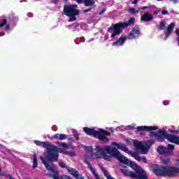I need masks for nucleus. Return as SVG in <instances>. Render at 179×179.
Segmentation results:
<instances>
[{
  "mask_svg": "<svg viewBox=\"0 0 179 179\" xmlns=\"http://www.w3.org/2000/svg\"><path fill=\"white\" fill-rule=\"evenodd\" d=\"M95 150L97 153H100L104 160L110 162L113 157L117 159L122 164L129 166L135 172L126 169H120V172L124 177H129L132 179H148V173L142 167L136 164H134L132 161H129L128 158L124 156L115 147L111 145H105L103 148L96 147Z\"/></svg>",
  "mask_w": 179,
  "mask_h": 179,
  "instance_id": "1",
  "label": "nucleus"
},
{
  "mask_svg": "<svg viewBox=\"0 0 179 179\" xmlns=\"http://www.w3.org/2000/svg\"><path fill=\"white\" fill-rule=\"evenodd\" d=\"M135 22H136V19L131 17L128 22H120L116 24H112L111 26L108 28L107 31L108 33H111V38H115L116 36H120V34L124 31V29H127L129 26L134 24Z\"/></svg>",
  "mask_w": 179,
  "mask_h": 179,
  "instance_id": "2",
  "label": "nucleus"
},
{
  "mask_svg": "<svg viewBox=\"0 0 179 179\" xmlns=\"http://www.w3.org/2000/svg\"><path fill=\"white\" fill-rule=\"evenodd\" d=\"M83 131L87 135H89V136H94V138L99 139L101 142H103V143H108L109 140L106 136H111V133L103 129L96 131L93 128L84 127Z\"/></svg>",
  "mask_w": 179,
  "mask_h": 179,
  "instance_id": "3",
  "label": "nucleus"
},
{
  "mask_svg": "<svg viewBox=\"0 0 179 179\" xmlns=\"http://www.w3.org/2000/svg\"><path fill=\"white\" fill-rule=\"evenodd\" d=\"M47 156L46 159L48 162H58V157H59V153H62V150H60L59 148L50 145L46 148Z\"/></svg>",
  "mask_w": 179,
  "mask_h": 179,
  "instance_id": "4",
  "label": "nucleus"
},
{
  "mask_svg": "<svg viewBox=\"0 0 179 179\" xmlns=\"http://www.w3.org/2000/svg\"><path fill=\"white\" fill-rule=\"evenodd\" d=\"M64 15L69 17V22H76L78 20L76 16L79 15L80 11L78 9H73L69 5H64L63 8Z\"/></svg>",
  "mask_w": 179,
  "mask_h": 179,
  "instance_id": "5",
  "label": "nucleus"
},
{
  "mask_svg": "<svg viewBox=\"0 0 179 179\" xmlns=\"http://www.w3.org/2000/svg\"><path fill=\"white\" fill-rule=\"evenodd\" d=\"M41 160L42 161L43 164H44L47 170H48V171H51L52 173H55V175H52V178L59 179V177L58 176V172L54 169V167H55L54 164L51 163V164H50L43 157H41Z\"/></svg>",
  "mask_w": 179,
  "mask_h": 179,
  "instance_id": "6",
  "label": "nucleus"
},
{
  "mask_svg": "<svg viewBox=\"0 0 179 179\" xmlns=\"http://www.w3.org/2000/svg\"><path fill=\"white\" fill-rule=\"evenodd\" d=\"M164 139H166L168 142L171 143H175V145H179V136L174 134H170L167 132L166 130L164 131Z\"/></svg>",
  "mask_w": 179,
  "mask_h": 179,
  "instance_id": "7",
  "label": "nucleus"
},
{
  "mask_svg": "<svg viewBox=\"0 0 179 179\" xmlns=\"http://www.w3.org/2000/svg\"><path fill=\"white\" fill-rule=\"evenodd\" d=\"M166 166H159L157 165L155 168L153 169L152 171L159 177H166Z\"/></svg>",
  "mask_w": 179,
  "mask_h": 179,
  "instance_id": "8",
  "label": "nucleus"
},
{
  "mask_svg": "<svg viewBox=\"0 0 179 179\" xmlns=\"http://www.w3.org/2000/svg\"><path fill=\"white\" fill-rule=\"evenodd\" d=\"M149 135L150 138H157L158 142H164V130H160L158 133L150 131Z\"/></svg>",
  "mask_w": 179,
  "mask_h": 179,
  "instance_id": "9",
  "label": "nucleus"
},
{
  "mask_svg": "<svg viewBox=\"0 0 179 179\" xmlns=\"http://www.w3.org/2000/svg\"><path fill=\"white\" fill-rule=\"evenodd\" d=\"M134 145L136 149H138V150H139V152L143 153L144 155H146V153L149 152L148 147L145 146L143 144H142V143L138 141L134 142Z\"/></svg>",
  "mask_w": 179,
  "mask_h": 179,
  "instance_id": "10",
  "label": "nucleus"
},
{
  "mask_svg": "<svg viewBox=\"0 0 179 179\" xmlns=\"http://www.w3.org/2000/svg\"><path fill=\"white\" fill-rule=\"evenodd\" d=\"M137 131L141 134V135H145V134L142 133L143 131H156L157 130V127L153 126H138L136 128Z\"/></svg>",
  "mask_w": 179,
  "mask_h": 179,
  "instance_id": "11",
  "label": "nucleus"
},
{
  "mask_svg": "<svg viewBox=\"0 0 179 179\" xmlns=\"http://www.w3.org/2000/svg\"><path fill=\"white\" fill-rule=\"evenodd\" d=\"M127 38L128 37L122 36L116 41L113 42L112 45L113 47H122L125 44Z\"/></svg>",
  "mask_w": 179,
  "mask_h": 179,
  "instance_id": "12",
  "label": "nucleus"
},
{
  "mask_svg": "<svg viewBox=\"0 0 179 179\" xmlns=\"http://www.w3.org/2000/svg\"><path fill=\"white\" fill-rule=\"evenodd\" d=\"M157 150L159 155H162L163 156H170L171 155H173V151L164 148V147L162 145L158 146Z\"/></svg>",
  "mask_w": 179,
  "mask_h": 179,
  "instance_id": "13",
  "label": "nucleus"
},
{
  "mask_svg": "<svg viewBox=\"0 0 179 179\" xmlns=\"http://www.w3.org/2000/svg\"><path fill=\"white\" fill-rule=\"evenodd\" d=\"M141 35V29L139 28H133L129 34V40H134L136 38V36Z\"/></svg>",
  "mask_w": 179,
  "mask_h": 179,
  "instance_id": "14",
  "label": "nucleus"
},
{
  "mask_svg": "<svg viewBox=\"0 0 179 179\" xmlns=\"http://www.w3.org/2000/svg\"><path fill=\"white\" fill-rule=\"evenodd\" d=\"M141 20H142V22H150V20H153V15L149 13H145L141 16Z\"/></svg>",
  "mask_w": 179,
  "mask_h": 179,
  "instance_id": "15",
  "label": "nucleus"
},
{
  "mask_svg": "<svg viewBox=\"0 0 179 179\" xmlns=\"http://www.w3.org/2000/svg\"><path fill=\"white\" fill-rule=\"evenodd\" d=\"M113 145L116 146L117 149H120V150H122L126 153H128L129 152V149L127 148V146H125V145L123 143H113Z\"/></svg>",
  "mask_w": 179,
  "mask_h": 179,
  "instance_id": "16",
  "label": "nucleus"
},
{
  "mask_svg": "<svg viewBox=\"0 0 179 179\" xmlns=\"http://www.w3.org/2000/svg\"><path fill=\"white\" fill-rule=\"evenodd\" d=\"M84 163L85 164H87L88 168L90 169V171H92V173L94 176V177L96 179H100V176H99L97 173H96V171L94 170V169H93V166L91 165L90 162H89V161H87V159H84Z\"/></svg>",
  "mask_w": 179,
  "mask_h": 179,
  "instance_id": "17",
  "label": "nucleus"
},
{
  "mask_svg": "<svg viewBox=\"0 0 179 179\" xmlns=\"http://www.w3.org/2000/svg\"><path fill=\"white\" fill-rule=\"evenodd\" d=\"M66 170L67 171H69V173L71 174V176H73V177H75V178L76 179L79 178V176L80 175L79 174V171H76V169L73 168H70L69 166V167H66Z\"/></svg>",
  "mask_w": 179,
  "mask_h": 179,
  "instance_id": "18",
  "label": "nucleus"
},
{
  "mask_svg": "<svg viewBox=\"0 0 179 179\" xmlns=\"http://www.w3.org/2000/svg\"><path fill=\"white\" fill-rule=\"evenodd\" d=\"M66 170L67 171H69V173L71 174V176H73V177H75V178L76 179L79 178V176L80 175L79 174V171H76V169L73 168H70L69 166V167H66Z\"/></svg>",
  "mask_w": 179,
  "mask_h": 179,
  "instance_id": "19",
  "label": "nucleus"
},
{
  "mask_svg": "<svg viewBox=\"0 0 179 179\" xmlns=\"http://www.w3.org/2000/svg\"><path fill=\"white\" fill-rule=\"evenodd\" d=\"M34 143L35 145H36V146H40L41 148H45V149H47L51 145L45 141H40L38 140H35Z\"/></svg>",
  "mask_w": 179,
  "mask_h": 179,
  "instance_id": "20",
  "label": "nucleus"
},
{
  "mask_svg": "<svg viewBox=\"0 0 179 179\" xmlns=\"http://www.w3.org/2000/svg\"><path fill=\"white\" fill-rule=\"evenodd\" d=\"M174 26H176V23L174 22H172L169 25L167 28V31L166 33V38H169V37L171 34V32L173 31V29H174Z\"/></svg>",
  "mask_w": 179,
  "mask_h": 179,
  "instance_id": "21",
  "label": "nucleus"
},
{
  "mask_svg": "<svg viewBox=\"0 0 179 179\" xmlns=\"http://www.w3.org/2000/svg\"><path fill=\"white\" fill-rule=\"evenodd\" d=\"M53 138L55 139H59V141H65V139H66V138H68V136H66V134H55L53 136Z\"/></svg>",
  "mask_w": 179,
  "mask_h": 179,
  "instance_id": "22",
  "label": "nucleus"
},
{
  "mask_svg": "<svg viewBox=\"0 0 179 179\" xmlns=\"http://www.w3.org/2000/svg\"><path fill=\"white\" fill-rule=\"evenodd\" d=\"M38 166V162H37V155H33V166L32 169H36Z\"/></svg>",
  "mask_w": 179,
  "mask_h": 179,
  "instance_id": "23",
  "label": "nucleus"
},
{
  "mask_svg": "<svg viewBox=\"0 0 179 179\" xmlns=\"http://www.w3.org/2000/svg\"><path fill=\"white\" fill-rule=\"evenodd\" d=\"M96 3L94 0H84V5L85 6H93Z\"/></svg>",
  "mask_w": 179,
  "mask_h": 179,
  "instance_id": "24",
  "label": "nucleus"
},
{
  "mask_svg": "<svg viewBox=\"0 0 179 179\" xmlns=\"http://www.w3.org/2000/svg\"><path fill=\"white\" fill-rule=\"evenodd\" d=\"M132 157H134V159L136 160H137V162H142V157L139 156V155H138L136 152H134L133 154H131Z\"/></svg>",
  "mask_w": 179,
  "mask_h": 179,
  "instance_id": "25",
  "label": "nucleus"
},
{
  "mask_svg": "<svg viewBox=\"0 0 179 179\" xmlns=\"http://www.w3.org/2000/svg\"><path fill=\"white\" fill-rule=\"evenodd\" d=\"M102 172L103 173V175L105 176V177L107 179H115V178L111 177V175H110V173H108L107 170L102 169Z\"/></svg>",
  "mask_w": 179,
  "mask_h": 179,
  "instance_id": "26",
  "label": "nucleus"
},
{
  "mask_svg": "<svg viewBox=\"0 0 179 179\" xmlns=\"http://www.w3.org/2000/svg\"><path fill=\"white\" fill-rule=\"evenodd\" d=\"M57 145L61 148H64V149H69V145L65 143L57 142Z\"/></svg>",
  "mask_w": 179,
  "mask_h": 179,
  "instance_id": "27",
  "label": "nucleus"
},
{
  "mask_svg": "<svg viewBox=\"0 0 179 179\" xmlns=\"http://www.w3.org/2000/svg\"><path fill=\"white\" fill-rule=\"evenodd\" d=\"M129 13L131 15H136V13H138L139 10H136L135 8H129Z\"/></svg>",
  "mask_w": 179,
  "mask_h": 179,
  "instance_id": "28",
  "label": "nucleus"
},
{
  "mask_svg": "<svg viewBox=\"0 0 179 179\" xmlns=\"http://www.w3.org/2000/svg\"><path fill=\"white\" fill-rule=\"evenodd\" d=\"M6 24H8V20L7 19L1 20V22L0 23V27H3V26H6Z\"/></svg>",
  "mask_w": 179,
  "mask_h": 179,
  "instance_id": "29",
  "label": "nucleus"
},
{
  "mask_svg": "<svg viewBox=\"0 0 179 179\" xmlns=\"http://www.w3.org/2000/svg\"><path fill=\"white\" fill-rule=\"evenodd\" d=\"M165 27H166V24L164 22H161L159 25V30H164Z\"/></svg>",
  "mask_w": 179,
  "mask_h": 179,
  "instance_id": "30",
  "label": "nucleus"
},
{
  "mask_svg": "<svg viewBox=\"0 0 179 179\" xmlns=\"http://www.w3.org/2000/svg\"><path fill=\"white\" fill-rule=\"evenodd\" d=\"M175 148H176V146L174 145L169 144L167 145V148L166 149H168V150H171V152H173V150H174Z\"/></svg>",
  "mask_w": 179,
  "mask_h": 179,
  "instance_id": "31",
  "label": "nucleus"
},
{
  "mask_svg": "<svg viewBox=\"0 0 179 179\" xmlns=\"http://www.w3.org/2000/svg\"><path fill=\"white\" fill-rule=\"evenodd\" d=\"M73 134L76 139H77V141H79V134H78V131L76 129L73 130Z\"/></svg>",
  "mask_w": 179,
  "mask_h": 179,
  "instance_id": "32",
  "label": "nucleus"
},
{
  "mask_svg": "<svg viewBox=\"0 0 179 179\" xmlns=\"http://www.w3.org/2000/svg\"><path fill=\"white\" fill-rule=\"evenodd\" d=\"M59 167H61L62 169H66V167H69V166H66V164H64V162H62L59 164Z\"/></svg>",
  "mask_w": 179,
  "mask_h": 179,
  "instance_id": "33",
  "label": "nucleus"
},
{
  "mask_svg": "<svg viewBox=\"0 0 179 179\" xmlns=\"http://www.w3.org/2000/svg\"><path fill=\"white\" fill-rule=\"evenodd\" d=\"M162 163H163V164H169V163H170V159H169V158L164 159L162 160Z\"/></svg>",
  "mask_w": 179,
  "mask_h": 179,
  "instance_id": "34",
  "label": "nucleus"
},
{
  "mask_svg": "<svg viewBox=\"0 0 179 179\" xmlns=\"http://www.w3.org/2000/svg\"><path fill=\"white\" fill-rule=\"evenodd\" d=\"M10 24H6V26L5 27V31H8V30H10Z\"/></svg>",
  "mask_w": 179,
  "mask_h": 179,
  "instance_id": "35",
  "label": "nucleus"
},
{
  "mask_svg": "<svg viewBox=\"0 0 179 179\" xmlns=\"http://www.w3.org/2000/svg\"><path fill=\"white\" fill-rule=\"evenodd\" d=\"M83 13H87V12H92V8L83 10Z\"/></svg>",
  "mask_w": 179,
  "mask_h": 179,
  "instance_id": "36",
  "label": "nucleus"
},
{
  "mask_svg": "<svg viewBox=\"0 0 179 179\" xmlns=\"http://www.w3.org/2000/svg\"><path fill=\"white\" fill-rule=\"evenodd\" d=\"M141 162H143V163H148V159L145 157H143L141 158Z\"/></svg>",
  "mask_w": 179,
  "mask_h": 179,
  "instance_id": "37",
  "label": "nucleus"
},
{
  "mask_svg": "<svg viewBox=\"0 0 179 179\" xmlns=\"http://www.w3.org/2000/svg\"><path fill=\"white\" fill-rule=\"evenodd\" d=\"M77 3H85V0H75Z\"/></svg>",
  "mask_w": 179,
  "mask_h": 179,
  "instance_id": "38",
  "label": "nucleus"
},
{
  "mask_svg": "<svg viewBox=\"0 0 179 179\" xmlns=\"http://www.w3.org/2000/svg\"><path fill=\"white\" fill-rule=\"evenodd\" d=\"M69 6L71 8H73V9H76V8H78V5L77 4L69 5Z\"/></svg>",
  "mask_w": 179,
  "mask_h": 179,
  "instance_id": "39",
  "label": "nucleus"
},
{
  "mask_svg": "<svg viewBox=\"0 0 179 179\" xmlns=\"http://www.w3.org/2000/svg\"><path fill=\"white\" fill-rule=\"evenodd\" d=\"M176 34L178 36V45H179V31L176 29Z\"/></svg>",
  "mask_w": 179,
  "mask_h": 179,
  "instance_id": "40",
  "label": "nucleus"
},
{
  "mask_svg": "<svg viewBox=\"0 0 179 179\" xmlns=\"http://www.w3.org/2000/svg\"><path fill=\"white\" fill-rule=\"evenodd\" d=\"M80 41L81 43H85V41H86V39L85 38V37H81L80 38Z\"/></svg>",
  "mask_w": 179,
  "mask_h": 179,
  "instance_id": "41",
  "label": "nucleus"
},
{
  "mask_svg": "<svg viewBox=\"0 0 179 179\" xmlns=\"http://www.w3.org/2000/svg\"><path fill=\"white\" fill-rule=\"evenodd\" d=\"M167 13H169V11H167V10H162V15H167Z\"/></svg>",
  "mask_w": 179,
  "mask_h": 179,
  "instance_id": "42",
  "label": "nucleus"
},
{
  "mask_svg": "<svg viewBox=\"0 0 179 179\" xmlns=\"http://www.w3.org/2000/svg\"><path fill=\"white\" fill-rule=\"evenodd\" d=\"M148 143H149V145H153V143H155V141H153V140H149V141H148Z\"/></svg>",
  "mask_w": 179,
  "mask_h": 179,
  "instance_id": "43",
  "label": "nucleus"
},
{
  "mask_svg": "<svg viewBox=\"0 0 179 179\" xmlns=\"http://www.w3.org/2000/svg\"><path fill=\"white\" fill-rule=\"evenodd\" d=\"M104 12H106V8H103L101 12H99V15H103V13H104Z\"/></svg>",
  "mask_w": 179,
  "mask_h": 179,
  "instance_id": "44",
  "label": "nucleus"
},
{
  "mask_svg": "<svg viewBox=\"0 0 179 179\" xmlns=\"http://www.w3.org/2000/svg\"><path fill=\"white\" fill-rule=\"evenodd\" d=\"M27 16H28V17H33V13H29L27 14Z\"/></svg>",
  "mask_w": 179,
  "mask_h": 179,
  "instance_id": "45",
  "label": "nucleus"
},
{
  "mask_svg": "<svg viewBox=\"0 0 179 179\" xmlns=\"http://www.w3.org/2000/svg\"><path fill=\"white\" fill-rule=\"evenodd\" d=\"M138 1L139 0H134L132 2L133 5H136V3H138Z\"/></svg>",
  "mask_w": 179,
  "mask_h": 179,
  "instance_id": "46",
  "label": "nucleus"
},
{
  "mask_svg": "<svg viewBox=\"0 0 179 179\" xmlns=\"http://www.w3.org/2000/svg\"><path fill=\"white\" fill-rule=\"evenodd\" d=\"M13 20H15L17 22L19 20V18L17 17H13Z\"/></svg>",
  "mask_w": 179,
  "mask_h": 179,
  "instance_id": "47",
  "label": "nucleus"
},
{
  "mask_svg": "<svg viewBox=\"0 0 179 179\" xmlns=\"http://www.w3.org/2000/svg\"><path fill=\"white\" fill-rule=\"evenodd\" d=\"M141 9L143 10V9H149L148 6H143L141 8Z\"/></svg>",
  "mask_w": 179,
  "mask_h": 179,
  "instance_id": "48",
  "label": "nucleus"
},
{
  "mask_svg": "<svg viewBox=\"0 0 179 179\" xmlns=\"http://www.w3.org/2000/svg\"><path fill=\"white\" fill-rule=\"evenodd\" d=\"M6 177H8V178H9V179H13V177H12L11 175H6Z\"/></svg>",
  "mask_w": 179,
  "mask_h": 179,
  "instance_id": "49",
  "label": "nucleus"
},
{
  "mask_svg": "<svg viewBox=\"0 0 179 179\" xmlns=\"http://www.w3.org/2000/svg\"><path fill=\"white\" fill-rule=\"evenodd\" d=\"M2 36H5V32L0 33V37H2Z\"/></svg>",
  "mask_w": 179,
  "mask_h": 179,
  "instance_id": "50",
  "label": "nucleus"
},
{
  "mask_svg": "<svg viewBox=\"0 0 179 179\" xmlns=\"http://www.w3.org/2000/svg\"><path fill=\"white\" fill-rule=\"evenodd\" d=\"M71 156H75V152H72Z\"/></svg>",
  "mask_w": 179,
  "mask_h": 179,
  "instance_id": "51",
  "label": "nucleus"
},
{
  "mask_svg": "<svg viewBox=\"0 0 179 179\" xmlns=\"http://www.w3.org/2000/svg\"><path fill=\"white\" fill-rule=\"evenodd\" d=\"M64 2H68V0H64Z\"/></svg>",
  "mask_w": 179,
  "mask_h": 179,
  "instance_id": "52",
  "label": "nucleus"
},
{
  "mask_svg": "<svg viewBox=\"0 0 179 179\" xmlns=\"http://www.w3.org/2000/svg\"><path fill=\"white\" fill-rule=\"evenodd\" d=\"M12 179H15V178H13Z\"/></svg>",
  "mask_w": 179,
  "mask_h": 179,
  "instance_id": "53",
  "label": "nucleus"
},
{
  "mask_svg": "<svg viewBox=\"0 0 179 179\" xmlns=\"http://www.w3.org/2000/svg\"><path fill=\"white\" fill-rule=\"evenodd\" d=\"M1 176H3V174H1Z\"/></svg>",
  "mask_w": 179,
  "mask_h": 179,
  "instance_id": "54",
  "label": "nucleus"
},
{
  "mask_svg": "<svg viewBox=\"0 0 179 179\" xmlns=\"http://www.w3.org/2000/svg\"><path fill=\"white\" fill-rule=\"evenodd\" d=\"M0 172H1V169H0Z\"/></svg>",
  "mask_w": 179,
  "mask_h": 179,
  "instance_id": "55",
  "label": "nucleus"
}]
</instances>
